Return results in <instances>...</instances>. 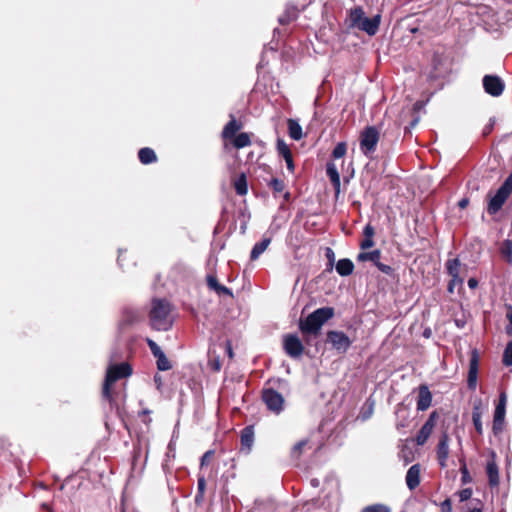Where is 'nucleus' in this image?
<instances>
[{"instance_id":"f257e3e1","label":"nucleus","mask_w":512,"mask_h":512,"mask_svg":"<svg viewBox=\"0 0 512 512\" xmlns=\"http://www.w3.org/2000/svg\"><path fill=\"white\" fill-rule=\"evenodd\" d=\"M149 319L153 329L168 331L173 325L170 303L165 299H153Z\"/></svg>"},{"instance_id":"f03ea898","label":"nucleus","mask_w":512,"mask_h":512,"mask_svg":"<svg viewBox=\"0 0 512 512\" xmlns=\"http://www.w3.org/2000/svg\"><path fill=\"white\" fill-rule=\"evenodd\" d=\"M334 316V308L322 307L309 314L305 320H301L299 328L303 333L316 335L324 323Z\"/></svg>"},{"instance_id":"7ed1b4c3","label":"nucleus","mask_w":512,"mask_h":512,"mask_svg":"<svg viewBox=\"0 0 512 512\" xmlns=\"http://www.w3.org/2000/svg\"><path fill=\"white\" fill-rule=\"evenodd\" d=\"M132 374V367L127 362L113 364L107 368L106 376L102 389V396L108 401H112L111 386L118 380L127 378Z\"/></svg>"},{"instance_id":"20e7f679","label":"nucleus","mask_w":512,"mask_h":512,"mask_svg":"<svg viewBox=\"0 0 512 512\" xmlns=\"http://www.w3.org/2000/svg\"><path fill=\"white\" fill-rule=\"evenodd\" d=\"M512 192V173L506 178L495 194H488L487 212L489 215L497 214L503 207Z\"/></svg>"},{"instance_id":"39448f33","label":"nucleus","mask_w":512,"mask_h":512,"mask_svg":"<svg viewBox=\"0 0 512 512\" xmlns=\"http://www.w3.org/2000/svg\"><path fill=\"white\" fill-rule=\"evenodd\" d=\"M379 141V131L375 126L366 127L360 135V149L366 156L376 150Z\"/></svg>"},{"instance_id":"423d86ee","label":"nucleus","mask_w":512,"mask_h":512,"mask_svg":"<svg viewBox=\"0 0 512 512\" xmlns=\"http://www.w3.org/2000/svg\"><path fill=\"white\" fill-rule=\"evenodd\" d=\"M326 336L327 342L340 354L346 353L351 347L352 340L343 331L330 330Z\"/></svg>"},{"instance_id":"0eeeda50","label":"nucleus","mask_w":512,"mask_h":512,"mask_svg":"<svg viewBox=\"0 0 512 512\" xmlns=\"http://www.w3.org/2000/svg\"><path fill=\"white\" fill-rule=\"evenodd\" d=\"M262 399L271 412L279 414L283 410L284 398L276 390L272 388L263 390Z\"/></svg>"},{"instance_id":"6e6552de","label":"nucleus","mask_w":512,"mask_h":512,"mask_svg":"<svg viewBox=\"0 0 512 512\" xmlns=\"http://www.w3.org/2000/svg\"><path fill=\"white\" fill-rule=\"evenodd\" d=\"M482 82L485 92L493 97L500 96L504 91L505 84L497 75H485Z\"/></svg>"},{"instance_id":"1a4fd4ad","label":"nucleus","mask_w":512,"mask_h":512,"mask_svg":"<svg viewBox=\"0 0 512 512\" xmlns=\"http://www.w3.org/2000/svg\"><path fill=\"white\" fill-rule=\"evenodd\" d=\"M284 350L291 358H298L303 354L304 346L298 336L289 334L284 337Z\"/></svg>"},{"instance_id":"9d476101","label":"nucleus","mask_w":512,"mask_h":512,"mask_svg":"<svg viewBox=\"0 0 512 512\" xmlns=\"http://www.w3.org/2000/svg\"><path fill=\"white\" fill-rule=\"evenodd\" d=\"M478 369H479V353H478L477 349H473L471 351L468 377H467V386L470 390H475L477 387Z\"/></svg>"},{"instance_id":"9b49d317","label":"nucleus","mask_w":512,"mask_h":512,"mask_svg":"<svg viewBox=\"0 0 512 512\" xmlns=\"http://www.w3.org/2000/svg\"><path fill=\"white\" fill-rule=\"evenodd\" d=\"M436 418H437V413L436 412H432L428 419L426 420V422L423 424V426L420 428L418 434H417V437H416V442L418 445H424L426 443V441L428 440V438L430 437L432 431H433V428L435 426V423H436Z\"/></svg>"},{"instance_id":"f8f14e48","label":"nucleus","mask_w":512,"mask_h":512,"mask_svg":"<svg viewBox=\"0 0 512 512\" xmlns=\"http://www.w3.org/2000/svg\"><path fill=\"white\" fill-rule=\"evenodd\" d=\"M380 23V14H376L372 18L364 16L363 20L361 21L360 27H358L357 29L367 33L369 36H374L379 30Z\"/></svg>"},{"instance_id":"ddd939ff","label":"nucleus","mask_w":512,"mask_h":512,"mask_svg":"<svg viewBox=\"0 0 512 512\" xmlns=\"http://www.w3.org/2000/svg\"><path fill=\"white\" fill-rule=\"evenodd\" d=\"M141 319V313L134 308H124L119 322L120 329H124L130 325L137 323Z\"/></svg>"},{"instance_id":"4468645a","label":"nucleus","mask_w":512,"mask_h":512,"mask_svg":"<svg viewBox=\"0 0 512 512\" xmlns=\"http://www.w3.org/2000/svg\"><path fill=\"white\" fill-rule=\"evenodd\" d=\"M241 451L249 454L254 444V427L252 425L246 426L242 429L240 435Z\"/></svg>"},{"instance_id":"2eb2a0df","label":"nucleus","mask_w":512,"mask_h":512,"mask_svg":"<svg viewBox=\"0 0 512 512\" xmlns=\"http://www.w3.org/2000/svg\"><path fill=\"white\" fill-rule=\"evenodd\" d=\"M449 456V438L447 434H443L437 445V459L439 465L444 468Z\"/></svg>"},{"instance_id":"dca6fc26","label":"nucleus","mask_w":512,"mask_h":512,"mask_svg":"<svg viewBox=\"0 0 512 512\" xmlns=\"http://www.w3.org/2000/svg\"><path fill=\"white\" fill-rule=\"evenodd\" d=\"M432 403V394L426 385H420L417 399V410L425 411Z\"/></svg>"},{"instance_id":"f3484780","label":"nucleus","mask_w":512,"mask_h":512,"mask_svg":"<svg viewBox=\"0 0 512 512\" xmlns=\"http://www.w3.org/2000/svg\"><path fill=\"white\" fill-rule=\"evenodd\" d=\"M406 484L410 490H414L420 484V465H412L406 473Z\"/></svg>"},{"instance_id":"a211bd4d","label":"nucleus","mask_w":512,"mask_h":512,"mask_svg":"<svg viewBox=\"0 0 512 512\" xmlns=\"http://www.w3.org/2000/svg\"><path fill=\"white\" fill-rule=\"evenodd\" d=\"M481 419H482V402H481V400H477L473 404L472 421H473L475 430L479 435L483 434V425H482Z\"/></svg>"},{"instance_id":"6ab92c4d","label":"nucleus","mask_w":512,"mask_h":512,"mask_svg":"<svg viewBox=\"0 0 512 512\" xmlns=\"http://www.w3.org/2000/svg\"><path fill=\"white\" fill-rule=\"evenodd\" d=\"M326 173L333 185L335 195L338 196L340 193L341 180L336 165L334 163H327Z\"/></svg>"},{"instance_id":"aec40b11","label":"nucleus","mask_w":512,"mask_h":512,"mask_svg":"<svg viewBox=\"0 0 512 512\" xmlns=\"http://www.w3.org/2000/svg\"><path fill=\"white\" fill-rule=\"evenodd\" d=\"M365 16L364 10L361 6H356L349 10L348 14V26L349 28L360 27L361 21Z\"/></svg>"},{"instance_id":"412c9836","label":"nucleus","mask_w":512,"mask_h":512,"mask_svg":"<svg viewBox=\"0 0 512 512\" xmlns=\"http://www.w3.org/2000/svg\"><path fill=\"white\" fill-rule=\"evenodd\" d=\"M270 243V237H264L260 242L256 243L251 250L250 259L252 261L257 260L265 252Z\"/></svg>"},{"instance_id":"4be33fe9","label":"nucleus","mask_w":512,"mask_h":512,"mask_svg":"<svg viewBox=\"0 0 512 512\" xmlns=\"http://www.w3.org/2000/svg\"><path fill=\"white\" fill-rule=\"evenodd\" d=\"M460 268H461V263L458 258L449 259L446 262L447 273L449 274V276H451L452 279L464 280L460 276Z\"/></svg>"},{"instance_id":"5701e85b","label":"nucleus","mask_w":512,"mask_h":512,"mask_svg":"<svg viewBox=\"0 0 512 512\" xmlns=\"http://www.w3.org/2000/svg\"><path fill=\"white\" fill-rule=\"evenodd\" d=\"M354 263L348 259L343 258L336 263V271L340 276H349L353 273Z\"/></svg>"},{"instance_id":"b1692460","label":"nucleus","mask_w":512,"mask_h":512,"mask_svg":"<svg viewBox=\"0 0 512 512\" xmlns=\"http://www.w3.org/2000/svg\"><path fill=\"white\" fill-rule=\"evenodd\" d=\"M489 485L495 487L499 485V470L494 461L488 462L486 467Z\"/></svg>"},{"instance_id":"393cba45","label":"nucleus","mask_w":512,"mask_h":512,"mask_svg":"<svg viewBox=\"0 0 512 512\" xmlns=\"http://www.w3.org/2000/svg\"><path fill=\"white\" fill-rule=\"evenodd\" d=\"M240 129H241V124L238 123L234 117H231V120L223 128L222 136L225 139H231L236 135V133Z\"/></svg>"},{"instance_id":"a878e982","label":"nucleus","mask_w":512,"mask_h":512,"mask_svg":"<svg viewBox=\"0 0 512 512\" xmlns=\"http://www.w3.org/2000/svg\"><path fill=\"white\" fill-rule=\"evenodd\" d=\"M505 410L495 409L492 430L495 435L499 434L503 430L505 421Z\"/></svg>"},{"instance_id":"bb28decb","label":"nucleus","mask_w":512,"mask_h":512,"mask_svg":"<svg viewBox=\"0 0 512 512\" xmlns=\"http://www.w3.org/2000/svg\"><path fill=\"white\" fill-rule=\"evenodd\" d=\"M138 158L142 164H151L157 160V156L153 149L144 147L138 152Z\"/></svg>"},{"instance_id":"cd10ccee","label":"nucleus","mask_w":512,"mask_h":512,"mask_svg":"<svg viewBox=\"0 0 512 512\" xmlns=\"http://www.w3.org/2000/svg\"><path fill=\"white\" fill-rule=\"evenodd\" d=\"M288 133L293 140H300L303 137L302 127L297 120L288 119Z\"/></svg>"},{"instance_id":"c85d7f7f","label":"nucleus","mask_w":512,"mask_h":512,"mask_svg":"<svg viewBox=\"0 0 512 512\" xmlns=\"http://www.w3.org/2000/svg\"><path fill=\"white\" fill-rule=\"evenodd\" d=\"M380 258H381V251L379 249H376V250H373L370 252H361L357 256V260L359 262L370 261L374 265H376V263L380 260Z\"/></svg>"},{"instance_id":"c756f323","label":"nucleus","mask_w":512,"mask_h":512,"mask_svg":"<svg viewBox=\"0 0 512 512\" xmlns=\"http://www.w3.org/2000/svg\"><path fill=\"white\" fill-rule=\"evenodd\" d=\"M395 414L397 417L396 429L398 431H401L403 428H405L408 425L407 411L405 410V408L402 405H399L396 409Z\"/></svg>"},{"instance_id":"7c9ffc66","label":"nucleus","mask_w":512,"mask_h":512,"mask_svg":"<svg viewBox=\"0 0 512 512\" xmlns=\"http://www.w3.org/2000/svg\"><path fill=\"white\" fill-rule=\"evenodd\" d=\"M234 188L238 195L243 196L248 192L247 179L244 173H242L234 182Z\"/></svg>"},{"instance_id":"2f4dec72","label":"nucleus","mask_w":512,"mask_h":512,"mask_svg":"<svg viewBox=\"0 0 512 512\" xmlns=\"http://www.w3.org/2000/svg\"><path fill=\"white\" fill-rule=\"evenodd\" d=\"M251 144V139L248 133L242 132L234 136L233 145L237 149L247 147Z\"/></svg>"},{"instance_id":"473e14b6","label":"nucleus","mask_w":512,"mask_h":512,"mask_svg":"<svg viewBox=\"0 0 512 512\" xmlns=\"http://www.w3.org/2000/svg\"><path fill=\"white\" fill-rule=\"evenodd\" d=\"M361 512H391V508L382 503L365 506Z\"/></svg>"},{"instance_id":"72a5a7b5","label":"nucleus","mask_w":512,"mask_h":512,"mask_svg":"<svg viewBox=\"0 0 512 512\" xmlns=\"http://www.w3.org/2000/svg\"><path fill=\"white\" fill-rule=\"evenodd\" d=\"M156 360H157L156 364H157L158 370L167 371V370L171 369L172 365H171L170 361L167 359L165 353L156 357Z\"/></svg>"},{"instance_id":"f704fd0d","label":"nucleus","mask_w":512,"mask_h":512,"mask_svg":"<svg viewBox=\"0 0 512 512\" xmlns=\"http://www.w3.org/2000/svg\"><path fill=\"white\" fill-rule=\"evenodd\" d=\"M502 255L509 263H512V240H505L501 248Z\"/></svg>"},{"instance_id":"c9c22d12","label":"nucleus","mask_w":512,"mask_h":512,"mask_svg":"<svg viewBox=\"0 0 512 512\" xmlns=\"http://www.w3.org/2000/svg\"><path fill=\"white\" fill-rule=\"evenodd\" d=\"M308 441L307 440H301L299 442H297L291 449V456L294 458V459H299L301 454H302V451L304 449V447L307 445Z\"/></svg>"},{"instance_id":"e433bc0d","label":"nucleus","mask_w":512,"mask_h":512,"mask_svg":"<svg viewBox=\"0 0 512 512\" xmlns=\"http://www.w3.org/2000/svg\"><path fill=\"white\" fill-rule=\"evenodd\" d=\"M432 64H433V68H434V76L435 77H438L440 76L444 71H442L441 69V65H442V57L440 54L438 53H434L433 55V59H432Z\"/></svg>"},{"instance_id":"4c0bfd02","label":"nucleus","mask_w":512,"mask_h":512,"mask_svg":"<svg viewBox=\"0 0 512 512\" xmlns=\"http://www.w3.org/2000/svg\"><path fill=\"white\" fill-rule=\"evenodd\" d=\"M346 151H347L346 143L345 142H339L334 147V149L332 151V156L335 159H340V158H342L346 154Z\"/></svg>"},{"instance_id":"58836bf2","label":"nucleus","mask_w":512,"mask_h":512,"mask_svg":"<svg viewBox=\"0 0 512 512\" xmlns=\"http://www.w3.org/2000/svg\"><path fill=\"white\" fill-rule=\"evenodd\" d=\"M460 472H461V482H462V484H468V483H470L472 481V478H471L470 473L468 471L466 462L464 460H461Z\"/></svg>"},{"instance_id":"ea45409f","label":"nucleus","mask_w":512,"mask_h":512,"mask_svg":"<svg viewBox=\"0 0 512 512\" xmlns=\"http://www.w3.org/2000/svg\"><path fill=\"white\" fill-rule=\"evenodd\" d=\"M277 152L282 157H286V156L292 154L288 145L285 143L284 140H282L280 138L277 140Z\"/></svg>"},{"instance_id":"a19ab883","label":"nucleus","mask_w":512,"mask_h":512,"mask_svg":"<svg viewBox=\"0 0 512 512\" xmlns=\"http://www.w3.org/2000/svg\"><path fill=\"white\" fill-rule=\"evenodd\" d=\"M269 187L275 192V193H281L284 188L285 184L281 179L278 178H272L269 182Z\"/></svg>"},{"instance_id":"79ce46f5","label":"nucleus","mask_w":512,"mask_h":512,"mask_svg":"<svg viewBox=\"0 0 512 512\" xmlns=\"http://www.w3.org/2000/svg\"><path fill=\"white\" fill-rule=\"evenodd\" d=\"M503 364L512 366V341L509 342L503 353Z\"/></svg>"},{"instance_id":"37998d69","label":"nucleus","mask_w":512,"mask_h":512,"mask_svg":"<svg viewBox=\"0 0 512 512\" xmlns=\"http://www.w3.org/2000/svg\"><path fill=\"white\" fill-rule=\"evenodd\" d=\"M146 342H147V345H148L152 355L155 358L164 353L162 351V349L158 346V344L155 341H153L152 339L147 338Z\"/></svg>"},{"instance_id":"c03bdc74","label":"nucleus","mask_w":512,"mask_h":512,"mask_svg":"<svg viewBox=\"0 0 512 512\" xmlns=\"http://www.w3.org/2000/svg\"><path fill=\"white\" fill-rule=\"evenodd\" d=\"M213 291H215L218 295H227L230 297L233 296L231 289L224 285H221L220 283L216 286V288Z\"/></svg>"},{"instance_id":"a18cd8bd","label":"nucleus","mask_w":512,"mask_h":512,"mask_svg":"<svg viewBox=\"0 0 512 512\" xmlns=\"http://www.w3.org/2000/svg\"><path fill=\"white\" fill-rule=\"evenodd\" d=\"M506 317L509 324L505 328V332L508 336H512V306H508Z\"/></svg>"},{"instance_id":"49530a36","label":"nucleus","mask_w":512,"mask_h":512,"mask_svg":"<svg viewBox=\"0 0 512 512\" xmlns=\"http://www.w3.org/2000/svg\"><path fill=\"white\" fill-rule=\"evenodd\" d=\"M375 266L386 275H392L394 272L391 266L381 263L380 260L376 263Z\"/></svg>"},{"instance_id":"de8ad7c7","label":"nucleus","mask_w":512,"mask_h":512,"mask_svg":"<svg viewBox=\"0 0 512 512\" xmlns=\"http://www.w3.org/2000/svg\"><path fill=\"white\" fill-rule=\"evenodd\" d=\"M472 493H473V491L471 488H465V489L461 490L458 493L460 501L464 502V501L469 500L472 496Z\"/></svg>"},{"instance_id":"09e8293b","label":"nucleus","mask_w":512,"mask_h":512,"mask_svg":"<svg viewBox=\"0 0 512 512\" xmlns=\"http://www.w3.org/2000/svg\"><path fill=\"white\" fill-rule=\"evenodd\" d=\"M298 10L294 9L292 16H287L286 14L279 17V23L284 25L289 23L291 20L295 19L297 17Z\"/></svg>"},{"instance_id":"8fccbe9b","label":"nucleus","mask_w":512,"mask_h":512,"mask_svg":"<svg viewBox=\"0 0 512 512\" xmlns=\"http://www.w3.org/2000/svg\"><path fill=\"white\" fill-rule=\"evenodd\" d=\"M205 490H206V479H205V476L204 475H199L198 476V481H197V492L205 493Z\"/></svg>"},{"instance_id":"3c124183","label":"nucleus","mask_w":512,"mask_h":512,"mask_svg":"<svg viewBox=\"0 0 512 512\" xmlns=\"http://www.w3.org/2000/svg\"><path fill=\"white\" fill-rule=\"evenodd\" d=\"M206 281H207V285L208 287L211 289V290H214L216 288V286L219 284L216 276L214 275H207L206 277Z\"/></svg>"},{"instance_id":"603ef678","label":"nucleus","mask_w":512,"mask_h":512,"mask_svg":"<svg viewBox=\"0 0 512 512\" xmlns=\"http://www.w3.org/2000/svg\"><path fill=\"white\" fill-rule=\"evenodd\" d=\"M506 402H507V397H506L505 392L500 393L499 401H498V404L495 409H501V410L506 411Z\"/></svg>"},{"instance_id":"864d4df0","label":"nucleus","mask_w":512,"mask_h":512,"mask_svg":"<svg viewBox=\"0 0 512 512\" xmlns=\"http://www.w3.org/2000/svg\"><path fill=\"white\" fill-rule=\"evenodd\" d=\"M213 454V450L206 451L201 457L200 466L204 467L205 465H207Z\"/></svg>"},{"instance_id":"5fc2aeb1","label":"nucleus","mask_w":512,"mask_h":512,"mask_svg":"<svg viewBox=\"0 0 512 512\" xmlns=\"http://www.w3.org/2000/svg\"><path fill=\"white\" fill-rule=\"evenodd\" d=\"M374 245L373 238L365 237L360 244L361 249L366 250Z\"/></svg>"},{"instance_id":"6e6d98bb","label":"nucleus","mask_w":512,"mask_h":512,"mask_svg":"<svg viewBox=\"0 0 512 512\" xmlns=\"http://www.w3.org/2000/svg\"><path fill=\"white\" fill-rule=\"evenodd\" d=\"M463 282H464V280H456V279L451 278V280L448 283V287H447L448 292L453 293L455 286L462 285Z\"/></svg>"},{"instance_id":"4d7b16f0","label":"nucleus","mask_w":512,"mask_h":512,"mask_svg":"<svg viewBox=\"0 0 512 512\" xmlns=\"http://www.w3.org/2000/svg\"><path fill=\"white\" fill-rule=\"evenodd\" d=\"M285 162H286V165H287V169L290 171V172H294L295 170V166H294V162H293V158H292V154L286 156V157H283Z\"/></svg>"},{"instance_id":"13d9d810","label":"nucleus","mask_w":512,"mask_h":512,"mask_svg":"<svg viewBox=\"0 0 512 512\" xmlns=\"http://www.w3.org/2000/svg\"><path fill=\"white\" fill-rule=\"evenodd\" d=\"M441 512H452V504L450 499H445L441 503Z\"/></svg>"},{"instance_id":"bf43d9fd","label":"nucleus","mask_w":512,"mask_h":512,"mask_svg":"<svg viewBox=\"0 0 512 512\" xmlns=\"http://www.w3.org/2000/svg\"><path fill=\"white\" fill-rule=\"evenodd\" d=\"M326 257L329 260L330 269H332L335 260V254L331 248H326Z\"/></svg>"},{"instance_id":"052dcab7","label":"nucleus","mask_w":512,"mask_h":512,"mask_svg":"<svg viewBox=\"0 0 512 512\" xmlns=\"http://www.w3.org/2000/svg\"><path fill=\"white\" fill-rule=\"evenodd\" d=\"M373 414V403L368 407V409L361 413V418L363 421L369 419Z\"/></svg>"},{"instance_id":"680f3d73","label":"nucleus","mask_w":512,"mask_h":512,"mask_svg":"<svg viewBox=\"0 0 512 512\" xmlns=\"http://www.w3.org/2000/svg\"><path fill=\"white\" fill-rule=\"evenodd\" d=\"M364 235H365V237L373 238V236H374V228L370 224L365 226V228H364Z\"/></svg>"},{"instance_id":"e2e57ef3","label":"nucleus","mask_w":512,"mask_h":512,"mask_svg":"<svg viewBox=\"0 0 512 512\" xmlns=\"http://www.w3.org/2000/svg\"><path fill=\"white\" fill-rule=\"evenodd\" d=\"M467 284L470 289H475L478 286V280L476 278H470Z\"/></svg>"},{"instance_id":"0e129e2a","label":"nucleus","mask_w":512,"mask_h":512,"mask_svg":"<svg viewBox=\"0 0 512 512\" xmlns=\"http://www.w3.org/2000/svg\"><path fill=\"white\" fill-rule=\"evenodd\" d=\"M154 382H155V384L157 386V389L160 390L161 386H162V377L160 375L156 374L154 376Z\"/></svg>"},{"instance_id":"69168bd1","label":"nucleus","mask_w":512,"mask_h":512,"mask_svg":"<svg viewBox=\"0 0 512 512\" xmlns=\"http://www.w3.org/2000/svg\"><path fill=\"white\" fill-rule=\"evenodd\" d=\"M469 204V199L468 198H462L459 202H458V206L461 208V209H464L468 206Z\"/></svg>"},{"instance_id":"338daca9","label":"nucleus","mask_w":512,"mask_h":512,"mask_svg":"<svg viewBox=\"0 0 512 512\" xmlns=\"http://www.w3.org/2000/svg\"><path fill=\"white\" fill-rule=\"evenodd\" d=\"M204 494L205 493H200V492H197L196 495H195V503L196 504H201L203 499H204Z\"/></svg>"},{"instance_id":"774afa93","label":"nucleus","mask_w":512,"mask_h":512,"mask_svg":"<svg viewBox=\"0 0 512 512\" xmlns=\"http://www.w3.org/2000/svg\"><path fill=\"white\" fill-rule=\"evenodd\" d=\"M294 9H297V8H296V7H294V6L287 7V8H286V11H285V14H286L287 16H292V13H293V10H294Z\"/></svg>"}]
</instances>
